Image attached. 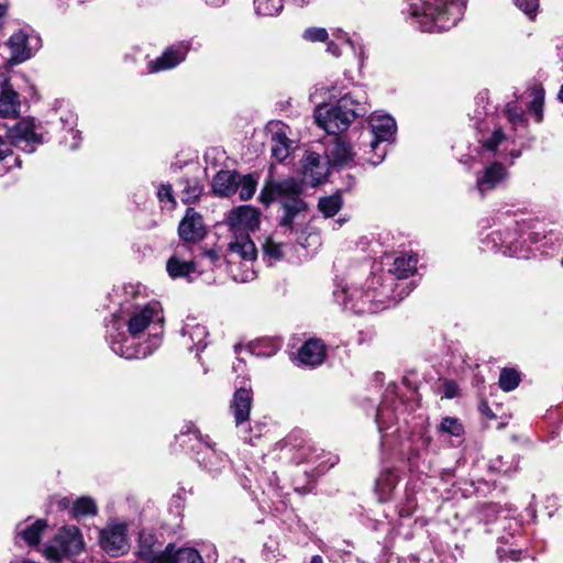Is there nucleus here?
Returning a JSON list of instances; mask_svg holds the SVG:
<instances>
[{
    "instance_id": "f257e3e1",
    "label": "nucleus",
    "mask_w": 563,
    "mask_h": 563,
    "mask_svg": "<svg viewBox=\"0 0 563 563\" xmlns=\"http://www.w3.org/2000/svg\"><path fill=\"white\" fill-rule=\"evenodd\" d=\"M302 186L301 180L292 177L280 180L269 178L260 194L262 203L269 205L273 201H278L282 205L284 216L280 219V227L291 233L299 230L301 227L299 220L305 218L307 210V203L301 198Z\"/></svg>"
},
{
    "instance_id": "f03ea898",
    "label": "nucleus",
    "mask_w": 563,
    "mask_h": 563,
    "mask_svg": "<svg viewBox=\"0 0 563 563\" xmlns=\"http://www.w3.org/2000/svg\"><path fill=\"white\" fill-rule=\"evenodd\" d=\"M367 111L363 91L356 90L344 95L336 106H318L314 119L329 134H336L347 130L355 118L365 115Z\"/></svg>"
},
{
    "instance_id": "7ed1b4c3",
    "label": "nucleus",
    "mask_w": 563,
    "mask_h": 563,
    "mask_svg": "<svg viewBox=\"0 0 563 563\" xmlns=\"http://www.w3.org/2000/svg\"><path fill=\"white\" fill-rule=\"evenodd\" d=\"M408 3L411 15L424 32L449 30L463 13L462 0H408Z\"/></svg>"
},
{
    "instance_id": "20e7f679",
    "label": "nucleus",
    "mask_w": 563,
    "mask_h": 563,
    "mask_svg": "<svg viewBox=\"0 0 563 563\" xmlns=\"http://www.w3.org/2000/svg\"><path fill=\"white\" fill-rule=\"evenodd\" d=\"M227 221L234 235L229 243L231 256H238L245 264H252L256 260L257 251L249 236V231L258 229V210L251 206H240L230 211Z\"/></svg>"
},
{
    "instance_id": "39448f33",
    "label": "nucleus",
    "mask_w": 563,
    "mask_h": 563,
    "mask_svg": "<svg viewBox=\"0 0 563 563\" xmlns=\"http://www.w3.org/2000/svg\"><path fill=\"white\" fill-rule=\"evenodd\" d=\"M81 531L76 526H64L44 544L42 552L47 560H70L85 551Z\"/></svg>"
},
{
    "instance_id": "423d86ee",
    "label": "nucleus",
    "mask_w": 563,
    "mask_h": 563,
    "mask_svg": "<svg viewBox=\"0 0 563 563\" xmlns=\"http://www.w3.org/2000/svg\"><path fill=\"white\" fill-rule=\"evenodd\" d=\"M164 323V314L158 302L152 301L136 306L130 313L126 325L128 332L135 338L145 330H159Z\"/></svg>"
},
{
    "instance_id": "0eeeda50",
    "label": "nucleus",
    "mask_w": 563,
    "mask_h": 563,
    "mask_svg": "<svg viewBox=\"0 0 563 563\" xmlns=\"http://www.w3.org/2000/svg\"><path fill=\"white\" fill-rule=\"evenodd\" d=\"M126 531L128 525L125 522L109 521L99 533V544L102 550L111 556L126 553L130 548Z\"/></svg>"
},
{
    "instance_id": "6e6552de",
    "label": "nucleus",
    "mask_w": 563,
    "mask_h": 563,
    "mask_svg": "<svg viewBox=\"0 0 563 563\" xmlns=\"http://www.w3.org/2000/svg\"><path fill=\"white\" fill-rule=\"evenodd\" d=\"M40 44L41 38L35 34H26L23 31L14 33L8 41L11 60L22 63L31 58L33 53L40 47Z\"/></svg>"
},
{
    "instance_id": "1a4fd4ad",
    "label": "nucleus",
    "mask_w": 563,
    "mask_h": 563,
    "mask_svg": "<svg viewBox=\"0 0 563 563\" xmlns=\"http://www.w3.org/2000/svg\"><path fill=\"white\" fill-rule=\"evenodd\" d=\"M8 140L13 144V146H20L22 144H25V146H23V150L29 153H32L34 151V145L43 143L42 134L36 132V126L34 122L31 120H22L19 123H16L9 131Z\"/></svg>"
},
{
    "instance_id": "9d476101",
    "label": "nucleus",
    "mask_w": 563,
    "mask_h": 563,
    "mask_svg": "<svg viewBox=\"0 0 563 563\" xmlns=\"http://www.w3.org/2000/svg\"><path fill=\"white\" fill-rule=\"evenodd\" d=\"M189 49L190 43L186 41L167 47L159 57L150 62V71L156 73L176 67L185 60Z\"/></svg>"
},
{
    "instance_id": "9b49d317",
    "label": "nucleus",
    "mask_w": 563,
    "mask_h": 563,
    "mask_svg": "<svg viewBox=\"0 0 563 563\" xmlns=\"http://www.w3.org/2000/svg\"><path fill=\"white\" fill-rule=\"evenodd\" d=\"M328 163L335 167H351L355 152L352 145L341 137H334L325 148Z\"/></svg>"
},
{
    "instance_id": "f8f14e48",
    "label": "nucleus",
    "mask_w": 563,
    "mask_h": 563,
    "mask_svg": "<svg viewBox=\"0 0 563 563\" xmlns=\"http://www.w3.org/2000/svg\"><path fill=\"white\" fill-rule=\"evenodd\" d=\"M349 300L351 301V309L355 313H375L385 308L378 299L376 290L353 289L349 294Z\"/></svg>"
},
{
    "instance_id": "ddd939ff",
    "label": "nucleus",
    "mask_w": 563,
    "mask_h": 563,
    "mask_svg": "<svg viewBox=\"0 0 563 563\" xmlns=\"http://www.w3.org/2000/svg\"><path fill=\"white\" fill-rule=\"evenodd\" d=\"M300 170L305 181L313 187L321 184L328 175V168L322 164L320 155L313 152L303 156Z\"/></svg>"
},
{
    "instance_id": "4468645a",
    "label": "nucleus",
    "mask_w": 563,
    "mask_h": 563,
    "mask_svg": "<svg viewBox=\"0 0 563 563\" xmlns=\"http://www.w3.org/2000/svg\"><path fill=\"white\" fill-rule=\"evenodd\" d=\"M205 227L201 216L192 208L187 209L184 219L178 225V234L186 242H197L205 236Z\"/></svg>"
},
{
    "instance_id": "2eb2a0df",
    "label": "nucleus",
    "mask_w": 563,
    "mask_h": 563,
    "mask_svg": "<svg viewBox=\"0 0 563 563\" xmlns=\"http://www.w3.org/2000/svg\"><path fill=\"white\" fill-rule=\"evenodd\" d=\"M508 176L506 167L498 162L488 165L476 179V188L484 196L493 190L497 185L503 183Z\"/></svg>"
},
{
    "instance_id": "dca6fc26",
    "label": "nucleus",
    "mask_w": 563,
    "mask_h": 563,
    "mask_svg": "<svg viewBox=\"0 0 563 563\" xmlns=\"http://www.w3.org/2000/svg\"><path fill=\"white\" fill-rule=\"evenodd\" d=\"M369 126L374 135L371 143L373 151L378 150L379 144L388 141L396 131V122L390 115H372Z\"/></svg>"
},
{
    "instance_id": "f3484780",
    "label": "nucleus",
    "mask_w": 563,
    "mask_h": 563,
    "mask_svg": "<svg viewBox=\"0 0 563 563\" xmlns=\"http://www.w3.org/2000/svg\"><path fill=\"white\" fill-rule=\"evenodd\" d=\"M252 401V391L250 389L239 388L234 393L231 411L238 428H242L249 421Z\"/></svg>"
},
{
    "instance_id": "a211bd4d",
    "label": "nucleus",
    "mask_w": 563,
    "mask_h": 563,
    "mask_svg": "<svg viewBox=\"0 0 563 563\" xmlns=\"http://www.w3.org/2000/svg\"><path fill=\"white\" fill-rule=\"evenodd\" d=\"M164 550L156 537L147 531H141L139 536V556L150 563H158L164 560Z\"/></svg>"
},
{
    "instance_id": "6ab92c4d",
    "label": "nucleus",
    "mask_w": 563,
    "mask_h": 563,
    "mask_svg": "<svg viewBox=\"0 0 563 563\" xmlns=\"http://www.w3.org/2000/svg\"><path fill=\"white\" fill-rule=\"evenodd\" d=\"M181 336L184 340V345L189 351H196L197 353L201 352L206 346V339L208 336V331L205 325L187 322L181 330Z\"/></svg>"
},
{
    "instance_id": "aec40b11",
    "label": "nucleus",
    "mask_w": 563,
    "mask_h": 563,
    "mask_svg": "<svg viewBox=\"0 0 563 563\" xmlns=\"http://www.w3.org/2000/svg\"><path fill=\"white\" fill-rule=\"evenodd\" d=\"M163 555L164 560L159 563H202L201 553L190 547L176 549L175 544L169 543L165 547Z\"/></svg>"
},
{
    "instance_id": "412c9836",
    "label": "nucleus",
    "mask_w": 563,
    "mask_h": 563,
    "mask_svg": "<svg viewBox=\"0 0 563 563\" xmlns=\"http://www.w3.org/2000/svg\"><path fill=\"white\" fill-rule=\"evenodd\" d=\"M325 358V346L319 339L308 340L298 351V361L307 366H317Z\"/></svg>"
},
{
    "instance_id": "4be33fe9",
    "label": "nucleus",
    "mask_w": 563,
    "mask_h": 563,
    "mask_svg": "<svg viewBox=\"0 0 563 563\" xmlns=\"http://www.w3.org/2000/svg\"><path fill=\"white\" fill-rule=\"evenodd\" d=\"M239 188V173L233 170H220L212 180V189L217 196L230 197Z\"/></svg>"
},
{
    "instance_id": "5701e85b",
    "label": "nucleus",
    "mask_w": 563,
    "mask_h": 563,
    "mask_svg": "<svg viewBox=\"0 0 563 563\" xmlns=\"http://www.w3.org/2000/svg\"><path fill=\"white\" fill-rule=\"evenodd\" d=\"M20 99L12 87L4 82L0 90V117L12 118L19 114Z\"/></svg>"
},
{
    "instance_id": "b1692460",
    "label": "nucleus",
    "mask_w": 563,
    "mask_h": 563,
    "mask_svg": "<svg viewBox=\"0 0 563 563\" xmlns=\"http://www.w3.org/2000/svg\"><path fill=\"white\" fill-rule=\"evenodd\" d=\"M22 161L13 151V144L0 136V176L5 175L13 168H21Z\"/></svg>"
},
{
    "instance_id": "393cba45",
    "label": "nucleus",
    "mask_w": 563,
    "mask_h": 563,
    "mask_svg": "<svg viewBox=\"0 0 563 563\" xmlns=\"http://www.w3.org/2000/svg\"><path fill=\"white\" fill-rule=\"evenodd\" d=\"M47 528V521L45 519H37L32 525L18 527V536H20L24 542L30 547L40 544L41 538L45 529Z\"/></svg>"
},
{
    "instance_id": "a878e982",
    "label": "nucleus",
    "mask_w": 563,
    "mask_h": 563,
    "mask_svg": "<svg viewBox=\"0 0 563 563\" xmlns=\"http://www.w3.org/2000/svg\"><path fill=\"white\" fill-rule=\"evenodd\" d=\"M529 112L534 117L536 122L540 123L543 119L544 89L540 84H534L529 89Z\"/></svg>"
},
{
    "instance_id": "bb28decb",
    "label": "nucleus",
    "mask_w": 563,
    "mask_h": 563,
    "mask_svg": "<svg viewBox=\"0 0 563 563\" xmlns=\"http://www.w3.org/2000/svg\"><path fill=\"white\" fill-rule=\"evenodd\" d=\"M418 260L415 255L404 254L395 258L389 269L397 278H407L413 274Z\"/></svg>"
},
{
    "instance_id": "cd10ccee",
    "label": "nucleus",
    "mask_w": 563,
    "mask_h": 563,
    "mask_svg": "<svg viewBox=\"0 0 563 563\" xmlns=\"http://www.w3.org/2000/svg\"><path fill=\"white\" fill-rule=\"evenodd\" d=\"M111 350L121 357L126 360L143 358L152 353L151 350L135 347L132 344H128V341H111Z\"/></svg>"
},
{
    "instance_id": "c85d7f7f",
    "label": "nucleus",
    "mask_w": 563,
    "mask_h": 563,
    "mask_svg": "<svg viewBox=\"0 0 563 563\" xmlns=\"http://www.w3.org/2000/svg\"><path fill=\"white\" fill-rule=\"evenodd\" d=\"M166 269L172 278L187 277L195 272V264L191 261H184L177 255H173L167 261Z\"/></svg>"
},
{
    "instance_id": "c756f323",
    "label": "nucleus",
    "mask_w": 563,
    "mask_h": 563,
    "mask_svg": "<svg viewBox=\"0 0 563 563\" xmlns=\"http://www.w3.org/2000/svg\"><path fill=\"white\" fill-rule=\"evenodd\" d=\"M342 205L343 200L341 195L334 194L331 196L320 198L318 202V208L324 217L331 218L340 211Z\"/></svg>"
},
{
    "instance_id": "7c9ffc66",
    "label": "nucleus",
    "mask_w": 563,
    "mask_h": 563,
    "mask_svg": "<svg viewBox=\"0 0 563 563\" xmlns=\"http://www.w3.org/2000/svg\"><path fill=\"white\" fill-rule=\"evenodd\" d=\"M397 484V476L390 472L385 471L380 473L378 478L376 479V490L379 495V498L383 500L388 497L394 487Z\"/></svg>"
},
{
    "instance_id": "2f4dec72",
    "label": "nucleus",
    "mask_w": 563,
    "mask_h": 563,
    "mask_svg": "<svg viewBox=\"0 0 563 563\" xmlns=\"http://www.w3.org/2000/svg\"><path fill=\"white\" fill-rule=\"evenodd\" d=\"M272 155L279 162H283L289 154V140L284 133L276 132L272 136Z\"/></svg>"
},
{
    "instance_id": "473e14b6",
    "label": "nucleus",
    "mask_w": 563,
    "mask_h": 563,
    "mask_svg": "<svg viewBox=\"0 0 563 563\" xmlns=\"http://www.w3.org/2000/svg\"><path fill=\"white\" fill-rule=\"evenodd\" d=\"M263 255L269 262H276L284 257V244L275 241L273 236H267L262 245Z\"/></svg>"
},
{
    "instance_id": "72a5a7b5",
    "label": "nucleus",
    "mask_w": 563,
    "mask_h": 563,
    "mask_svg": "<svg viewBox=\"0 0 563 563\" xmlns=\"http://www.w3.org/2000/svg\"><path fill=\"white\" fill-rule=\"evenodd\" d=\"M71 514L74 518L95 516L97 514V505L89 497H80L74 503Z\"/></svg>"
},
{
    "instance_id": "f704fd0d",
    "label": "nucleus",
    "mask_w": 563,
    "mask_h": 563,
    "mask_svg": "<svg viewBox=\"0 0 563 563\" xmlns=\"http://www.w3.org/2000/svg\"><path fill=\"white\" fill-rule=\"evenodd\" d=\"M257 181L252 175H240L239 174V188L238 192L241 200L251 199L256 190Z\"/></svg>"
},
{
    "instance_id": "c9c22d12",
    "label": "nucleus",
    "mask_w": 563,
    "mask_h": 563,
    "mask_svg": "<svg viewBox=\"0 0 563 563\" xmlns=\"http://www.w3.org/2000/svg\"><path fill=\"white\" fill-rule=\"evenodd\" d=\"M256 12L264 16H274L280 13L283 0H255Z\"/></svg>"
},
{
    "instance_id": "e433bc0d",
    "label": "nucleus",
    "mask_w": 563,
    "mask_h": 563,
    "mask_svg": "<svg viewBox=\"0 0 563 563\" xmlns=\"http://www.w3.org/2000/svg\"><path fill=\"white\" fill-rule=\"evenodd\" d=\"M520 382L519 373L515 369L505 368L499 375V386L504 391L514 390Z\"/></svg>"
},
{
    "instance_id": "4c0bfd02",
    "label": "nucleus",
    "mask_w": 563,
    "mask_h": 563,
    "mask_svg": "<svg viewBox=\"0 0 563 563\" xmlns=\"http://www.w3.org/2000/svg\"><path fill=\"white\" fill-rule=\"evenodd\" d=\"M440 431L460 437L463 433V427L456 418L445 417L441 421Z\"/></svg>"
},
{
    "instance_id": "58836bf2",
    "label": "nucleus",
    "mask_w": 563,
    "mask_h": 563,
    "mask_svg": "<svg viewBox=\"0 0 563 563\" xmlns=\"http://www.w3.org/2000/svg\"><path fill=\"white\" fill-rule=\"evenodd\" d=\"M202 192V186L197 180H186L183 200L190 203L198 199Z\"/></svg>"
},
{
    "instance_id": "ea45409f",
    "label": "nucleus",
    "mask_w": 563,
    "mask_h": 563,
    "mask_svg": "<svg viewBox=\"0 0 563 563\" xmlns=\"http://www.w3.org/2000/svg\"><path fill=\"white\" fill-rule=\"evenodd\" d=\"M394 412L391 409L387 407L386 404H383L378 407L375 421L379 430L387 428L388 424L393 421Z\"/></svg>"
},
{
    "instance_id": "a19ab883",
    "label": "nucleus",
    "mask_w": 563,
    "mask_h": 563,
    "mask_svg": "<svg viewBox=\"0 0 563 563\" xmlns=\"http://www.w3.org/2000/svg\"><path fill=\"white\" fill-rule=\"evenodd\" d=\"M517 8H519L530 20H533L539 9V0H514Z\"/></svg>"
},
{
    "instance_id": "79ce46f5",
    "label": "nucleus",
    "mask_w": 563,
    "mask_h": 563,
    "mask_svg": "<svg viewBox=\"0 0 563 563\" xmlns=\"http://www.w3.org/2000/svg\"><path fill=\"white\" fill-rule=\"evenodd\" d=\"M303 38L309 42H324L328 38V32L323 27H309L303 32Z\"/></svg>"
},
{
    "instance_id": "37998d69",
    "label": "nucleus",
    "mask_w": 563,
    "mask_h": 563,
    "mask_svg": "<svg viewBox=\"0 0 563 563\" xmlns=\"http://www.w3.org/2000/svg\"><path fill=\"white\" fill-rule=\"evenodd\" d=\"M498 559L500 561H514L518 562L525 560L521 551L512 550V549H498L497 550Z\"/></svg>"
},
{
    "instance_id": "c03bdc74",
    "label": "nucleus",
    "mask_w": 563,
    "mask_h": 563,
    "mask_svg": "<svg viewBox=\"0 0 563 563\" xmlns=\"http://www.w3.org/2000/svg\"><path fill=\"white\" fill-rule=\"evenodd\" d=\"M504 139L505 134L501 129H496L492 136L483 142V146L489 151H495Z\"/></svg>"
},
{
    "instance_id": "a18cd8bd",
    "label": "nucleus",
    "mask_w": 563,
    "mask_h": 563,
    "mask_svg": "<svg viewBox=\"0 0 563 563\" xmlns=\"http://www.w3.org/2000/svg\"><path fill=\"white\" fill-rule=\"evenodd\" d=\"M157 195H158L159 200H162V201H164V200L174 201L172 187L169 185H162Z\"/></svg>"
},
{
    "instance_id": "49530a36",
    "label": "nucleus",
    "mask_w": 563,
    "mask_h": 563,
    "mask_svg": "<svg viewBox=\"0 0 563 563\" xmlns=\"http://www.w3.org/2000/svg\"><path fill=\"white\" fill-rule=\"evenodd\" d=\"M201 555H202V562H203L205 560H207V561H217V559H218L217 551H216V549H214L213 547H211V545H210V547H206V549H205V553H203V554H201Z\"/></svg>"
},
{
    "instance_id": "de8ad7c7",
    "label": "nucleus",
    "mask_w": 563,
    "mask_h": 563,
    "mask_svg": "<svg viewBox=\"0 0 563 563\" xmlns=\"http://www.w3.org/2000/svg\"><path fill=\"white\" fill-rule=\"evenodd\" d=\"M69 134L71 135V139H73V142L69 143V147L71 150H76L79 146L80 132L74 131L73 128H70Z\"/></svg>"
},
{
    "instance_id": "09e8293b",
    "label": "nucleus",
    "mask_w": 563,
    "mask_h": 563,
    "mask_svg": "<svg viewBox=\"0 0 563 563\" xmlns=\"http://www.w3.org/2000/svg\"><path fill=\"white\" fill-rule=\"evenodd\" d=\"M500 243H501V245H505L508 249L510 255H516V256L519 255L517 246L515 245L514 241L508 240V239H501Z\"/></svg>"
},
{
    "instance_id": "8fccbe9b",
    "label": "nucleus",
    "mask_w": 563,
    "mask_h": 563,
    "mask_svg": "<svg viewBox=\"0 0 563 563\" xmlns=\"http://www.w3.org/2000/svg\"><path fill=\"white\" fill-rule=\"evenodd\" d=\"M336 37L347 43L351 46V48L355 52L356 47L354 41L351 37H349L344 32L339 31Z\"/></svg>"
},
{
    "instance_id": "3c124183",
    "label": "nucleus",
    "mask_w": 563,
    "mask_h": 563,
    "mask_svg": "<svg viewBox=\"0 0 563 563\" xmlns=\"http://www.w3.org/2000/svg\"><path fill=\"white\" fill-rule=\"evenodd\" d=\"M255 277V272L253 269L251 271H246L240 278V282L242 283H246V282H250V280H253ZM234 279L235 280H239V278L236 276H234Z\"/></svg>"
},
{
    "instance_id": "603ef678",
    "label": "nucleus",
    "mask_w": 563,
    "mask_h": 563,
    "mask_svg": "<svg viewBox=\"0 0 563 563\" xmlns=\"http://www.w3.org/2000/svg\"><path fill=\"white\" fill-rule=\"evenodd\" d=\"M327 51H328L329 53H331V54H332L333 56H335V57H339V56L341 55V52H340L339 46H338L335 43H333V42H330V43L328 44V48H327Z\"/></svg>"
},
{
    "instance_id": "864d4df0",
    "label": "nucleus",
    "mask_w": 563,
    "mask_h": 563,
    "mask_svg": "<svg viewBox=\"0 0 563 563\" xmlns=\"http://www.w3.org/2000/svg\"><path fill=\"white\" fill-rule=\"evenodd\" d=\"M385 153H386V150L383 148L382 153L380 154H377V157L374 158V157H369L368 161L371 162V164L373 165H378L383 159H384V156H385Z\"/></svg>"
},
{
    "instance_id": "5fc2aeb1",
    "label": "nucleus",
    "mask_w": 563,
    "mask_h": 563,
    "mask_svg": "<svg viewBox=\"0 0 563 563\" xmlns=\"http://www.w3.org/2000/svg\"><path fill=\"white\" fill-rule=\"evenodd\" d=\"M8 12V3H0V26L3 24V19Z\"/></svg>"
},
{
    "instance_id": "6e6d98bb",
    "label": "nucleus",
    "mask_w": 563,
    "mask_h": 563,
    "mask_svg": "<svg viewBox=\"0 0 563 563\" xmlns=\"http://www.w3.org/2000/svg\"><path fill=\"white\" fill-rule=\"evenodd\" d=\"M445 396H446L448 398H452V397H454L453 386H452L451 384H448V385L445 386Z\"/></svg>"
},
{
    "instance_id": "4d7b16f0",
    "label": "nucleus",
    "mask_w": 563,
    "mask_h": 563,
    "mask_svg": "<svg viewBox=\"0 0 563 563\" xmlns=\"http://www.w3.org/2000/svg\"><path fill=\"white\" fill-rule=\"evenodd\" d=\"M207 255L210 257L211 261L218 260V254L214 251H209Z\"/></svg>"
},
{
    "instance_id": "13d9d810",
    "label": "nucleus",
    "mask_w": 563,
    "mask_h": 563,
    "mask_svg": "<svg viewBox=\"0 0 563 563\" xmlns=\"http://www.w3.org/2000/svg\"><path fill=\"white\" fill-rule=\"evenodd\" d=\"M297 5H303L307 4L310 0H291Z\"/></svg>"
},
{
    "instance_id": "bf43d9fd",
    "label": "nucleus",
    "mask_w": 563,
    "mask_h": 563,
    "mask_svg": "<svg viewBox=\"0 0 563 563\" xmlns=\"http://www.w3.org/2000/svg\"><path fill=\"white\" fill-rule=\"evenodd\" d=\"M310 563H322V559L319 555H314Z\"/></svg>"
},
{
    "instance_id": "052dcab7",
    "label": "nucleus",
    "mask_w": 563,
    "mask_h": 563,
    "mask_svg": "<svg viewBox=\"0 0 563 563\" xmlns=\"http://www.w3.org/2000/svg\"><path fill=\"white\" fill-rule=\"evenodd\" d=\"M558 98L563 103V85L561 86V88L559 90Z\"/></svg>"
},
{
    "instance_id": "680f3d73",
    "label": "nucleus",
    "mask_w": 563,
    "mask_h": 563,
    "mask_svg": "<svg viewBox=\"0 0 563 563\" xmlns=\"http://www.w3.org/2000/svg\"><path fill=\"white\" fill-rule=\"evenodd\" d=\"M69 503H70V501H69L67 498H64V499L60 501V505H62L63 507H68V506H69Z\"/></svg>"
},
{
    "instance_id": "e2e57ef3",
    "label": "nucleus",
    "mask_w": 563,
    "mask_h": 563,
    "mask_svg": "<svg viewBox=\"0 0 563 563\" xmlns=\"http://www.w3.org/2000/svg\"><path fill=\"white\" fill-rule=\"evenodd\" d=\"M67 122L70 123V125H73L75 123V118L74 115H69V118L66 120Z\"/></svg>"
},
{
    "instance_id": "0e129e2a",
    "label": "nucleus",
    "mask_w": 563,
    "mask_h": 563,
    "mask_svg": "<svg viewBox=\"0 0 563 563\" xmlns=\"http://www.w3.org/2000/svg\"><path fill=\"white\" fill-rule=\"evenodd\" d=\"M514 120L522 121L523 117H522V114H516V115H514Z\"/></svg>"
},
{
    "instance_id": "69168bd1",
    "label": "nucleus",
    "mask_w": 563,
    "mask_h": 563,
    "mask_svg": "<svg viewBox=\"0 0 563 563\" xmlns=\"http://www.w3.org/2000/svg\"><path fill=\"white\" fill-rule=\"evenodd\" d=\"M154 341H155V344H157V343H158V341H159V340H158V336H157L156 334H154Z\"/></svg>"
},
{
    "instance_id": "338daca9",
    "label": "nucleus",
    "mask_w": 563,
    "mask_h": 563,
    "mask_svg": "<svg viewBox=\"0 0 563 563\" xmlns=\"http://www.w3.org/2000/svg\"><path fill=\"white\" fill-rule=\"evenodd\" d=\"M336 222L339 223V225H342V224H343V222H344V220H343V219H340V220H338Z\"/></svg>"
},
{
    "instance_id": "774afa93",
    "label": "nucleus",
    "mask_w": 563,
    "mask_h": 563,
    "mask_svg": "<svg viewBox=\"0 0 563 563\" xmlns=\"http://www.w3.org/2000/svg\"><path fill=\"white\" fill-rule=\"evenodd\" d=\"M209 464H210V471H213V472H217V471H218V468H212V466H211V463H210V462H209Z\"/></svg>"
}]
</instances>
